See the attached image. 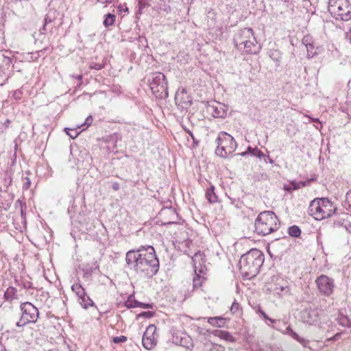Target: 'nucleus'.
I'll return each mask as SVG.
<instances>
[{"label": "nucleus", "instance_id": "nucleus-29", "mask_svg": "<svg viewBox=\"0 0 351 351\" xmlns=\"http://www.w3.org/2000/svg\"><path fill=\"white\" fill-rule=\"evenodd\" d=\"M289 291V289L287 286H277L274 289V294L281 295L285 293H287Z\"/></svg>", "mask_w": 351, "mask_h": 351}, {"label": "nucleus", "instance_id": "nucleus-59", "mask_svg": "<svg viewBox=\"0 0 351 351\" xmlns=\"http://www.w3.org/2000/svg\"><path fill=\"white\" fill-rule=\"evenodd\" d=\"M77 78L79 80H81L82 79V75H78L77 77Z\"/></svg>", "mask_w": 351, "mask_h": 351}, {"label": "nucleus", "instance_id": "nucleus-6", "mask_svg": "<svg viewBox=\"0 0 351 351\" xmlns=\"http://www.w3.org/2000/svg\"><path fill=\"white\" fill-rule=\"evenodd\" d=\"M215 142L217 145L215 154L224 158L232 156L237 147L233 136L226 132H219Z\"/></svg>", "mask_w": 351, "mask_h": 351}, {"label": "nucleus", "instance_id": "nucleus-35", "mask_svg": "<svg viewBox=\"0 0 351 351\" xmlns=\"http://www.w3.org/2000/svg\"><path fill=\"white\" fill-rule=\"evenodd\" d=\"M99 269V265H97L95 268H86L83 271L84 272V275H92V273L94 271L95 269Z\"/></svg>", "mask_w": 351, "mask_h": 351}, {"label": "nucleus", "instance_id": "nucleus-14", "mask_svg": "<svg viewBox=\"0 0 351 351\" xmlns=\"http://www.w3.org/2000/svg\"><path fill=\"white\" fill-rule=\"evenodd\" d=\"M177 106L181 110H187L192 104V98L185 88H180L175 95Z\"/></svg>", "mask_w": 351, "mask_h": 351}, {"label": "nucleus", "instance_id": "nucleus-37", "mask_svg": "<svg viewBox=\"0 0 351 351\" xmlns=\"http://www.w3.org/2000/svg\"><path fill=\"white\" fill-rule=\"evenodd\" d=\"M71 132H66L67 134L72 138H75L77 136L78 132L75 130H70Z\"/></svg>", "mask_w": 351, "mask_h": 351}, {"label": "nucleus", "instance_id": "nucleus-46", "mask_svg": "<svg viewBox=\"0 0 351 351\" xmlns=\"http://www.w3.org/2000/svg\"><path fill=\"white\" fill-rule=\"evenodd\" d=\"M258 312L263 316L264 319H269V317L267 316V315L263 311H262L261 309H259Z\"/></svg>", "mask_w": 351, "mask_h": 351}, {"label": "nucleus", "instance_id": "nucleus-26", "mask_svg": "<svg viewBox=\"0 0 351 351\" xmlns=\"http://www.w3.org/2000/svg\"><path fill=\"white\" fill-rule=\"evenodd\" d=\"M303 43L305 45L306 50H307V56L308 58H313L314 55L316 53L315 51H313V45L308 42V38H304L303 40Z\"/></svg>", "mask_w": 351, "mask_h": 351}, {"label": "nucleus", "instance_id": "nucleus-57", "mask_svg": "<svg viewBox=\"0 0 351 351\" xmlns=\"http://www.w3.org/2000/svg\"><path fill=\"white\" fill-rule=\"evenodd\" d=\"M265 320H268V321H269L271 323H274V322H275V320H274V319H271V318H269V319H266Z\"/></svg>", "mask_w": 351, "mask_h": 351}, {"label": "nucleus", "instance_id": "nucleus-33", "mask_svg": "<svg viewBox=\"0 0 351 351\" xmlns=\"http://www.w3.org/2000/svg\"><path fill=\"white\" fill-rule=\"evenodd\" d=\"M22 95H23V92L22 90H19V89H17L16 90L14 91L13 94H12V97L16 99V100H19L21 99V97H22Z\"/></svg>", "mask_w": 351, "mask_h": 351}, {"label": "nucleus", "instance_id": "nucleus-43", "mask_svg": "<svg viewBox=\"0 0 351 351\" xmlns=\"http://www.w3.org/2000/svg\"><path fill=\"white\" fill-rule=\"evenodd\" d=\"M23 287L27 289H32L33 287L32 283L30 282H23Z\"/></svg>", "mask_w": 351, "mask_h": 351}, {"label": "nucleus", "instance_id": "nucleus-25", "mask_svg": "<svg viewBox=\"0 0 351 351\" xmlns=\"http://www.w3.org/2000/svg\"><path fill=\"white\" fill-rule=\"evenodd\" d=\"M115 15L112 14L108 13L106 14L103 22L104 25L106 27L112 25L115 21Z\"/></svg>", "mask_w": 351, "mask_h": 351}, {"label": "nucleus", "instance_id": "nucleus-48", "mask_svg": "<svg viewBox=\"0 0 351 351\" xmlns=\"http://www.w3.org/2000/svg\"><path fill=\"white\" fill-rule=\"evenodd\" d=\"M265 161L267 162V159L268 160L269 162L271 163V164H273L274 162V160L271 158H269V156H265Z\"/></svg>", "mask_w": 351, "mask_h": 351}, {"label": "nucleus", "instance_id": "nucleus-11", "mask_svg": "<svg viewBox=\"0 0 351 351\" xmlns=\"http://www.w3.org/2000/svg\"><path fill=\"white\" fill-rule=\"evenodd\" d=\"M171 333L172 335L171 341L173 343L188 349L193 347V341L186 333L178 330L173 327L171 329Z\"/></svg>", "mask_w": 351, "mask_h": 351}, {"label": "nucleus", "instance_id": "nucleus-34", "mask_svg": "<svg viewBox=\"0 0 351 351\" xmlns=\"http://www.w3.org/2000/svg\"><path fill=\"white\" fill-rule=\"evenodd\" d=\"M154 313V312H152V311H146V312H143V313H141L140 314H138V317H147V318H150L152 317H153Z\"/></svg>", "mask_w": 351, "mask_h": 351}, {"label": "nucleus", "instance_id": "nucleus-49", "mask_svg": "<svg viewBox=\"0 0 351 351\" xmlns=\"http://www.w3.org/2000/svg\"><path fill=\"white\" fill-rule=\"evenodd\" d=\"M112 189L114 191H117L119 189V184L118 182H114L112 184Z\"/></svg>", "mask_w": 351, "mask_h": 351}, {"label": "nucleus", "instance_id": "nucleus-24", "mask_svg": "<svg viewBox=\"0 0 351 351\" xmlns=\"http://www.w3.org/2000/svg\"><path fill=\"white\" fill-rule=\"evenodd\" d=\"M79 302L84 308H88L89 306H93L94 305L93 301L87 295V294L85 297L79 300Z\"/></svg>", "mask_w": 351, "mask_h": 351}, {"label": "nucleus", "instance_id": "nucleus-39", "mask_svg": "<svg viewBox=\"0 0 351 351\" xmlns=\"http://www.w3.org/2000/svg\"><path fill=\"white\" fill-rule=\"evenodd\" d=\"M186 131L187 132L189 135L192 138V140L193 141V143L197 145L198 144V141H197V139L195 138V136H193V133L190 130H186Z\"/></svg>", "mask_w": 351, "mask_h": 351}, {"label": "nucleus", "instance_id": "nucleus-40", "mask_svg": "<svg viewBox=\"0 0 351 351\" xmlns=\"http://www.w3.org/2000/svg\"><path fill=\"white\" fill-rule=\"evenodd\" d=\"M308 117L309 119H311V120L313 122L317 123H319V125H321V123H320V121H319V119H317V118H311V117H310L309 116H308ZM315 128H316L317 129H318V130H320V129L322 128V125H320V128H319V126H318V125H315Z\"/></svg>", "mask_w": 351, "mask_h": 351}, {"label": "nucleus", "instance_id": "nucleus-58", "mask_svg": "<svg viewBox=\"0 0 351 351\" xmlns=\"http://www.w3.org/2000/svg\"><path fill=\"white\" fill-rule=\"evenodd\" d=\"M293 189H299V186L296 185L295 184H293Z\"/></svg>", "mask_w": 351, "mask_h": 351}, {"label": "nucleus", "instance_id": "nucleus-56", "mask_svg": "<svg viewBox=\"0 0 351 351\" xmlns=\"http://www.w3.org/2000/svg\"><path fill=\"white\" fill-rule=\"evenodd\" d=\"M240 156H245L247 154V152H241L240 154H238Z\"/></svg>", "mask_w": 351, "mask_h": 351}, {"label": "nucleus", "instance_id": "nucleus-36", "mask_svg": "<svg viewBox=\"0 0 351 351\" xmlns=\"http://www.w3.org/2000/svg\"><path fill=\"white\" fill-rule=\"evenodd\" d=\"M90 68L96 70H101L104 68V64L99 63H92Z\"/></svg>", "mask_w": 351, "mask_h": 351}, {"label": "nucleus", "instance_id": "nucleus-19", "mask_svg": "<svg viewBox=\"0 0 351 351\" xmlns=\"http://www.w3.org/2000/svg\"><path fill=\"white\" fill-rule=\"evenodd\" d=\"M208 322L213 326L222 328L226 323V319L222 317H213L208 319Z\"/></svg>", "mask_w": 351, "mask_h": 351}, {"label": "nucleus", "instance_id": "nucleus-13", "mask_svg": "<svg viewBox=\"0 0 351 351\" xmlns=\"http://www.w3.org/2000/svg\"><path fill=\"white\" fill-rule=\"evenodd\" d=\"M156 327L154 324H150L145 331L142 337V343L145 349L151 350L156 345Z\"/></svg>", "mask_w": 351, "mask_h": 351}, {"label": "nucleus", "instance_id": "nucleus-44", "mask_svg": "<svg viewBox=\"0 0 351 351\" xmlns=\"http://www.w3.org/2000/svg\"><path fill=\"white\" fill-rule=\"evenodd\" d=\"M3 62L5 63L6 65L10 64L12 62V59L9 57L3 56Z\"/></svg>", "mask_w": 351, "mask_h": 351}, {"label": "nucleus", "instance_id": "nucleus-18", "mask_svg": "<svg viewBox=\"0 0 351 351\" xmlns=\"http://www.w3.org/2000/svg\"><path fill=\"white\" fill-rule=\"evenodd\" d=\"M213 334L215 337H218L221 339H224L227 341L234 342L235 341L233 336L228 331L221 330H215L213 332Z\"/></svg>", "mask_w": 351, "mask_h": 351}, {"label": "nucleus", "instance_id": "nucleus-7", "mask_svg": "<svg viewBox=\"0 0 351 351\" xmlns=\"http://www.w3.org/2000/svg\"><path fill=\"white\" fill-rule=\"evenodd\" d=\"M328 9L337 20L348 21L351 19V4L348 0H329Z\"/></svg>", "mask_w": 351, "mask_h": 351}, {"label": "nucleus", "instance_id": "nucleus-41", "mask_svg": "<svg viewBox=\"0 0 351 351\" xmlns=\"http://www.w3.org/2000/svg\"><path fill=\"white\" fill-rule=\"evenodd\" d=\"M93 120L92 116H88L85 121L84 125H86L87 126L90 125L93 123Z\"/></svg>", "mask_w": 351, "mask_h": 351}, {"label": "nucleus", "instance_id": "nucleus-3", "mask_svg": "<svg viewBox=\"0 0 351 351\" xmlns=\"http://www.w3.org/2000/svg\"><path fill=\"white\" fill-rule=\"evenodd\" d=\"M234 43L238 50L248 53H256L260 49L251 28L239 29L234 37Z\"/></svg>", "mask_w": 351, "mask_h": 351}, {"label": "nucleus", "instance_id": "nucleus-51", "mask_svg": "<svg viewBox=\"0 0 351 351\" xmlns=\"http://www.w3.org/2000/svg\"><path fill=\"white\" fill-rule=\"evenodd\" d=\"M113 0H97L98 2H101L102 3H111Z\"/></svg>", "mask_w": 351, "mask_h": 351}, {"label": "nucleus", "instance_id": "nucleus-23", "mask_svg": "<svg viewBox=\"0 0 351 351\" xmlns=\"http://www.w3.org/2000/svg\"><path fill=\"white\" fill-rule=\"evenodd\" d=\"M204 350L205 351H225L223 346L211 342L205 343Z\"/></svg>", "mask_w": 351, "mask_h": 351}, {"label": "nucleus", "instance_id": "nucleus-12", "mask_svg": "<svg viewBox=\"0 0 351 351\" xmlns=\"http://www.w3.org/2000/svg\"><path fill=\"white\" fill-rule=\"evenodd\" d=\"M206 111L215 118L223 119L227 115L228 106L223 104L213 101L208 103Z\"/></svg>", "mask_w": 351, "mask_h": 351}, {"label": "nucleus", "instance_id": "nucleus-16", "mask_svg": "<svg viewBox=\"0 0 351 351\" xmlns=\"http://www.w3.org/2000/svg\"><path fill=\"white\" fill-rule=\"evenodd\" d=\"M192 260L194 263V271L195 274V276L193 278V287L194 288H197L202 286L204 278L201 276V274H203V269L201 267L199 269H197V263L201 265V261H202V254L200 252L196 253L193 257Z\"/></svg>", "mask_w": 351, "mask_h": 351}, {"label": "nucleus", "instance_id": "nucleus-53", "mask_svg": "<svg viewBox=\"0 0 351 351\" xmlns=\"http://www.w3.org/2000/svg\"><path fill=\"white\" fill-rule=\"evenodd\" d=\"M253 151H254V148H252L250 146H249V147H247V151H246V152H247V154H250L251 155H252V152H253Z\"/></svg>", "mask_w": 351, "mask_h": 351}, {"label": "nucleus", "instance_id": "nucleus-54", "mask_svg": "<svg viewBox=\"0 0 351 351\" xmlns=\"http://www.w3.org/2000/svg\"><path fill=\"white\" fill-rule=\"evenodd\" d=\"M286 330H287V333L289 335H290V336H291V330H293L291 328V327H290V326H288V327L286 328Z\"/></svg>", "mask_w": 351, "mask_h": 351}, {"label": "nucleus", "instance_id": "nucleus-21", "mask_svg": "<svg viewBox=\"0 0 351 351\" xmlns=\"http://www.w3.org/2000/svg\"><path fill=\"white\" fill-rule=\"evenodd\" d=\"M72 291L76 294L78 300L86 295L84 288L80 283H75L71 287Z\"/></svg>", "mask_w": 351, "mask_h": 351}, {"label": "nucleus", "instance_id": "nucleus-47", "mask_svg": "<svg viewBox=\"0 0 351 351\" xmlns=\"http://www.w3.org/2000/svg\"><path fill=\"white\" fill-rule=\"evenodd\" d=\"M25 179H26V180H27V181H26V182L24 184V187H25V189H27V188L30 186V184H31V182H30V180H29L28 178H26Z\"/></svg>", "mask_w": 351, "mask_h": 351}, {"label": "nucleus", "instance_id": "nucleus-60", "mask_svg": "<svg viewBox=\"0 0 351 351\" xmlns=\"http://www.w3.org/2000/svg\"><path fill=\"white\" fill-rule=\"evenodd\" d=\"M50 351H56V350H50Z\"/></svg>", "mask_w": 351, "mask_h": 351}, {"label": "nucleus", "instance_id": "nucleus-55", "mask_svg": "<svg viewBox=\"0 0 351 351\" xmlns=\"http://www.w3.org/2000/svg\"><path fill=\"white\" fill-rule=\"evenodd\" d=\"M45 20V22L44 27H45L46 24H47L48 22H51V19H48V17H46Z\"/></svg>", "mask_w": 351, "mask_h": 351}, {"label": "nucleus", "instance_id": "nucleus-4", "mask_svg": "<svg viewBox=\"0 0 351 351\" xmlns=\"http://www.w3.org/2000/svg\"><path fill=\"white\" fill-rule=\"evenodd\" d=\"M337 210V206L328 198H315L310 202L308 213L316 220L331 217Z\"/></svg>", "mask_w": 351, "mask_h": 351}, {"label": "nucleus", "instance_id": "nucleus-1", "mask_svg": "<svg viewBox=\"0 0 351 351\" xmlns=\"http://www.w3.org/2000/svg\"><path fill=\"white\" fill-rule=\"evenodd\" d=\"M125 261L128 266L143 277L152 278L159 269V261L154 248L149 245L127 252Z\"/></svg>", "mask_w": 351, "mask_h": 351}, {"label": "nucleus", "instance_id": "nucleus-45", "mask_svg": "<svg viewBox=\"0 0 351 351\" xmlns=\"http://www.w3.org/2000/svg\"><path fill=\"white\" fill-rule=\"evenodd\" d=\"M340 335V333H337L332 337L328 339L327 341H337Z\"/></svg>", "mask_w": 351, "mask_h": 351}, {"label": "nucleus", "instance_id": "nucleus-28", "mask_svg": "<svg viewBox=\"0 0 351 351\" xmlns=\"http://www.w3.org/2000/svg\"><path fill=\"white\" fill-rule=\"evenodd\" d=\"M289 234L293 237H298L301 234V230L298 226H292L288 229Z\"/></svg>", "mask_w": 351, "mask_h": 351}, {"label": "nucleus", "instance_id": "nucleus-5", "mask_svg": "<svg viewBox=\"0 0 351 351\" xmlns=\"http://www.w3.org/2000/svg\"><path fill=\"white\" fill-rule=\"evenodd\" d=\"M279 220L272 211L261 212L254 222L255 232L263 236L267 235L278 230Z\"/></svg>", "mask_w": 351, "mask_h": 351}, {"label": "nucleus", "instance_id": "nucleus-31", "mask_svg": "<svg viewBox=\"0 0 351 351\" xmlns=\"http://www.w3.org/2000/svg\"><path fill=\"white\" fill-rule=\"evenodd\" d=\"M126 341H127V337L123 335H121L119 337H114L112 339V341L114 343H123V342H125Z\"/></svg>", "mask_w": 351, "mask_h": 351}, {"label": "nucleus", "instance_id": "nucleus-2", "mask_svg": "<svg viewBox=\"0 0 351 351\" xmlns=\"http://www.w3.org/2000/svg\"><path fill=\"white\" fill-rule=\"evenodd\" d=\"M264 260V254L258 249H252L243 254L239 261V270L243 277L247 279L255 277Z\"/></svg>", "mask_w": 351, "mask_h": 351}, {"label": "nucleus", "instance_id": "nucleus-42", "mask_svg": "<svg viewBox=\"0 0 351 351\" xmlns=\"http://www.w3.org/2000/svg\"><path fill=\"white\" fill-rule=\"evenodd\" d=\"M343 223H344V219H339V220L335 221L334 222V226H343Z\"/></svg>", "mask_w": 351, "mask_h": 351}, {"label": "nucleus", "instance_id": "nucleus-17", "mask_svg": "<svg viewBox=\"0 0 351 351\" xmlns=\"http://www.w3.org/2000/svg\"><path fill=\"white\" fill-rule=\"evenodd\" d=\"M132 296H130L129 299L125 302V306L128 308L141 307L143 308L149 309L153 308L152 304L143 303L136 300H130Z\"/></svg>", "mask_w": 351, "mask_h": 351}, {"label": "nucleus", "instance_id": "nucleus-32", "mask_svg": "<svg viewBox=\"0 0 351 351\" xmlns=\"http://www.w3.org/2000/svg\"><path fill=\"white\" fill-rule=\"evenodd\" d=\"M252 156L259 158H265V155L257 147L254 148Z\"/></svg>", "mask_w": 351, "mask_h": 351}, {"label": "nucleus", "instance_id": "nucleus-9", "mask_svg": "<svg viewBox=\"0 0 351 351\" xmlns=\"http://www.w3.org/2000/svg\"><path fill=\"white\" fill-rule=\"evenodd\" d=\"M149 86L156 98H165L168 96L167 82L165 76L160 72L152 73L149 77Z\"/></svg>", "mask_w": 351, "mask_h": 351}, {"label": "nucleus", "instance_id": "nucleus-52", "mask_svg": "<svg viewBox=\"0 0 351 351\" xmlns=\"http://www.w3.org/2000/svg\"><path fill=\"white\" fill-rule=\"evenodd\" d=\"M346 38L350 40L351 43V28L346 32Z\"/></svg>", "mask_w": 351, "mask_h": 351}, {"label": "nucleus", "instance_id": "nucleus-27", "mask_svg": "<svg viewBox=\"0 0 351 351\" xmlns=\"http://www.w3.org/2000/svg\"><path fill=\"white\" fill-rule=\"evenodd\" d=\"M291 337L293 338L295 340L298 341L300 343H301L303 346L306 347L308 344L309 341L300 336L298 335L296 332H295L293 330H291Z\"/></svg>", "mask_w": 351, "mask_h": 351}, {"label": "nucleus", "instance_id": "nucleus-20", "mask_svg": "<svg viewBox=\"0 0 351 351\" xmlns=\"http://www.w3.org/2000/svg\"><path fill=\"white\" fill-rule=\"evenodd\" d=\"M206 197L207 200L211 203H216L219 201L218 197L215 192V186L210 185L206 191Z\"/></svg>", "mask_w": 351, "mask_h": 351}, {"label": "nucleus", "instance_id": "nucleus-22", "mask_svg": "<svg viewBox=\"0 0 351 351\" xmlns=\"http://www.w3.org/2000/svg\"><path fill=\"white\" fill-rule=\"evenodd\" d=\"M4 299L6 301H12L16 298V289L9 287L4 293Z\"/></svg>", "mask_w": 351, "mask_h": 351}, {"label": "nucleus", "instance_id": "nucleus-10", "mask_svg": "<svg viewBox=\"0 0 351 351\" xmlns=\"http://www.w3.org/2000/svg\"><path fill=\"white\" fill-rule=\"evenodd\" d=\"M315 283L319 292L324 296H330L335 287L334 280L324 274L317 278Z\"/></svg>", "mask_w": 351, "mask_h": 351}, {"label": "nucleus", "instance_id": "nucleus-30", "mask_svg": "<svg viewBox=\"0 0 351 351\" xmlns=\"http://www.w3.org/2000/svg\"><path fill=\"white\" fill-rule=\"evenodd\" d=\"M270 57L276 62H280L281 59V56L278 51H271Z\"/></svg>", "mask_w": 351, "mask_h": 351}, {"label": "nucleus", "instance_id": "nucleus-8", "mask_svg": "<svg viewBox=\"0 0 351 351\" xmlns=\"http://www.w3.org/2000/svg\"><path fill=\"white\" fill-rule=\"evenodd\" d=\"M21 312L19 320L16 326L22 328L28 324H35L39 317V311L34 304L29 302H22L20 305Z\"/></svg>", "mask_w": 351, "mask_h": 351}, {"label": "nucleus", "instance_id": "nucleus-38", "mask_svg": "<svg viewBox=\"0 0 351 351\" xmlns=\"http://www.w3.org/2000/svg\"><path fill=\"white\" fill-rule=\"evenodd\" d=\"M239 304L237 302H234L230 308V311L234 313L239 310Z\"/></svg>", "mask_w": 351, "mask_h": 351}, {"label": "nucleus", "instance_id": "nucleus-50", "mask_svg": "<svg viewBox=\"0 0 351 351\" xmlns=\"http://www.w3.org/2000/svg\"><path fill=\"white\" fill-rule=\"evenodd\" d=\"M346 199L348 202H351V190L346 193Z\"/></svg>", "mask_w": 351, "mask_h": 351}, {"label": "nucleus", "instance_id": "nucleus-15", "mask_svg": "<svg viewBox=\"0 0 351 351\" xmlns=\"http://www.w3.org/2000/svg\"><path fill=\"white\" fill-rule=\"evenodd\" d=\"M320 311L318 308H306L300 311L301 320L309 325L315 324L319 319Z\"/></svg>", "mask_w": 351, "mask_h": 351}]
</instances>
